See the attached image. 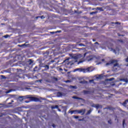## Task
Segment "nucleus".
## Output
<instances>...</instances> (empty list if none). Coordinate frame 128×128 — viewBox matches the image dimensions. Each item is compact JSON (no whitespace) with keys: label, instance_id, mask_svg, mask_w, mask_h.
Wrapping results in <instances>:
<instances>
[{"label":"nucleus","instance_id":"7","mask_svg":"<svg viewBox=\"0 0 128 128\" xmlns=\"http://www.w3.org/2000/svg\"><path fill=\"white\" fill-rule=\"evenodd\" d=\"M111 51L113 52H114L116 54H118L120 50L118 48H116V50L114 49H111Z\"/></svg>","mask_w":128,"mask_h":128},{"label":"nucleus","instance_id":"20","mask_svg":"<svg viewBox=\"0 0 128 128\" xmlns=\"http://www.w3.org/2000/svg\"><path fill=\"white\" fill-rule=\"evenodd\" d=\"M30 90V88H24V90Z\"/></svg>","mask_w":128,"mask_h":128},{"label":"nucleus","instance_id":"34","mask_svg":"<svg viewBox=\"0 0 128 128\" xmlns=\"http://www.w3.org/2000/svg\"><path fill=\"white\" fill-rule=\"evenodd\" d=\"M4 38H8V36H5Z\"/></svg>","mask_w":128,"mask_h":128},{"label":"nucleus","instance_id":"19","mask_svg":"<svg viewBox=\"0 0 128 128\" xmlns=\"http://www.w3.org/2000/svg\"><path fill=\"white\" fill-rule=\"evenodd\" d=\"M82 62H84V61H80L78 63V64H82Z\"/></svg>","mask_w":128,"mask_h":128},{"label":"nucleus","instance_id":"44","mask_svg":"<svg viewBox=\"0 0 128 128\" xmlns=\"http://www.w3.org/2000/svg\"><path fill=\"white\" fill-rule=\"evenodd\" d=\"M94 40V42L95 40Z\"/></svg>","mask_w":128,"mask_h":128},{"label":"nucleus","instance_id":"23","mask_svg":"<svg viewBox=\"0 0 128 128\" xmlns=\"http://www.w3.org/2000/svg\"><path fill=\"white\" fill-rule=\"evenodd\" d=\"M96 14L95 12H92L90 13V14Z\"/></svg>","mask_w":128,"mask_h":128},{"label":"nucleus","instance_id":"43","mask_svg":"<svg viewBox=\"0 0 128 128\" xmlns=\"http://www.w3.org/2000/svg\"><path fill=\"white\" fill-rule=\"evenodd\" d=\"M54 32H52V33L54 34Z\"/></svg>","mask_w":128,"mask_h":128},{"label":"nucleus","instance_id":"14","mask_svg":"<svg viewBox=\"0 0 128 128\" xmlns=\"http://www.w3.org/2000/svg\"><path fill=\"white\" fill-rule=\"evenodd\" d=\"M44 68H46V70H48V68H50V67L48 66V65H46L44 66Z\"/></svg>","mask_w":128,"mask_h":128},{"label":"nucleus","instance_id":"10","mask_svg":"<svg viewBox=\"0 0 128 128\" xmlns=\"http://www.w3.org/2000/svg\"><path fill=\"white\" fill-rule=\"evenodd\" d=\"M57 96H58V97H60V96H62V92H58V94H57Z\"/></svg>","mask_w":128,"mask_h":128},{"label":"nucleus","instance_id":"30","mask_svg":"<svg viewBox=\"0 0 128 128\" xmlns=\"http://www.w3.org/2000/svg\"><path fill=\"white\" fill-rule=\"evenodd\" d=\"M25 102H26V104H28V102H30V101H26Z\"/></svg>","mask_w":128,"mask_h":128},{"label":"nucleus","instance_id":"16","mask_svg":"<svg viewBox=\"0 0 128 128\" xmlns=\"http://www.w3.org/2000/svg\"><path fill=\"white\" fill-rule=\"evenodd\" d=\"M70 88H76V86H71Z\"/></svg>","mask_w":128,"mask_h":128},{"label":"nucleus","instance_id":"15","mask_svg":"<svg viewBox=\"0 0 128 128\" xmlns=\"http://www.w3.org/2000/svg\"><path fill=\"white\" fill-rule=\"evenodd\" d=\"M29 62H30L29 64H32L33 62L32 61V60H29Z\"/></svg>","mask_w":128,"mask_h":128},{"label":"nucleus","instance_id":"12","mask_svg":"<svg viewBox=\"0 0 128 128\" xmlns=\"http://www.w3.org/2000/svg\"><path fill=\"white\" fill-rule=\"evenodd\" d=\"M38 18H42V19L44 18V16H37V17H36V18L38 19Z\"/></svg>","mask_w":128,"mask_h":128},{"label":"nucleus","instance_id":"5","mask_svg":"<svg viewBox=\"0 0 128 128\" xmlns=\"http://www.w3.org/2000/svg\"><path fill=\"white\" fill-rule=\"evenodd\" d=\"M84 112H86V110L84 109L76 111V114H84Z\"/></svg>","mask_w":128,"mask_h":128},{"label":"nucleus","instance_id":"9","mask_svg":"<svg viewBox=\"0 0 128 128\" xmlns=\"http://www.w3.org/2000/svg\"><path fill=\"white\" fill-rule=\"evenodd\" d=\"M76 112H78V110H72L69 112L70 114H76Z\"/></svg>","mask_w":128,"mask_h":128},{"label":"nucleus","instance_id":"24","mask_svg":"<svg viewBox=\"0 0 128 128\" xmlns=\"http://www.w3.org/2000/svg\"><path fill=\"white\" fill-rule=\"evenodd\" d=\"M74 118H78V116H74Z\"/></svg>","mask_w":128,"mask_h":128},{"label":"nucleus","instance_id":"21","mask_svg":"<svg viewBox=\"0 0 128 128\" xmlns=\"http://www.w3.org/2000/svg\"><path fill=\"white\" fill-rule=\"evenodd\" d=\"M90 82H94V80H90Z\"/></svg>","mask_w":128,"mask_h":128},{"label":"nucleus","instance_id":"25","mask_svg":"<svg viewBox=\"0 0 128 128\" xmlns=\"http://www.w3.org/2000/svg\"><path fill=\"white\" fill-rule=\"evenodd\" d=\"M114 80V78H112L110 79L109 80Z\"/></svg>","mask_w":128,"mask_h":128},{"label":"nucleus","instance_id":"35","mask_svg":"<svg viewBox=\"0 0 128 128\" xmlns=\"http://www.w3.org/2000/svg\"><path fill=\"white\" fill-rule=\"evenodd\" d=\"M102 60V62H104V59H103Z\"/></svg>","mask_w":128,"mask_h":128},{"label":"nucleus","instance_id":"6","mask_svg":"<svg viewBox=\"0 0 128 128\" xmlns=\"http://www.w3.org/2000/svg\"><path fill=\"white\" fill-rule=\"evenodd\" d=\"M118 62L116 60H112L110 62L106 64V66H110V64H114Z\"/></svg>","mask_w":128,"mask_h":128},{"label":"nucleus","instance_id":"26","mask_svg":"<svg viewBox=\"0 0 128 128\" xmlns=\"http://www.w3.org/2000/svg\"><path fill=\"white\" fill-rule=\"evenodd\" d=\"M10 91H8L6 92V94H10Z\"/></svg>","mask_w":128,"mask_h":128},{"label":"nucleus","instance_id":"39","mask_svg":"<svg viewBox=\"0 0 128 128\" xmlns=\"http://www.w3.org/2000/svg\"><path fill=\"white\" fill-rule=\"evenodd\" d=\"M58 110H59V112H60V109H58Z\"/></svg>","mask_w":128,"mask_h":128},{"label":"nucleus","instance_id":"29","mask_svg":"<svg viewBox=\"0 0 128 128\" xmlns=\"http://www.w3.org/2000/svg\"><path fill=\"white\" fill-rule=\"evenodd\" d=\"M2 76V78H4V76Z\"/></svg>","mask_w":128,"mask_h":128},{"label":"nucleus","instance_id":"42","mask_svg":"<svg viewBox=\"0 0 128 128\" xmlns=\"http://www.w3.org/2000/svg\"><path fill=\"white\" fill-rule=\"evenodd\" d=\"M96 44H98V42H96Z\"/></svg>","mask_w":128,"mask_h":128},{"label":"nucleus","instance_id":"11","mask_svg":"<svg viewBox=\"0 0 128 128\" xmlns=\"http://www.w3.org/2000/svg\"><path fill=\"white\" fill-rule=\"evenodd\" d=\"M72 98H75L76 100H82V98H79L78 97H76V96H73Z\"/></svg>","mask_w":128,"mask_h":128},{"label":"nucleus","instance_id":"18","mask_svg":"<svg viewBox=\"0 0 128 128\" xmlns=\"http://www.w3.org/2000/svg\"><path fill=\"white\" fill-rule=\"evenodd\" d=\"M124 122H126V120H123V123H122L123 126H124Z\"/></svg>","mask_w":128,"mask_h":128},{"label":"nucleus","instance_id":"28","mask_svg":"<svg viewBox=\"0 0 128 128\" xmlns=\"http://www.w3.org/2000/svg\"><path fill=\"white\" fill-rule=\"evenodd\" d=\"M88 93V92L87 91H84V94H87Z\"/></svg>","mask_w":128,"mask_h":128},{"label":"nucleus","instance_id":"40","mask_svg":"<svg viewBox=\"0 0 128 128\" xmlns=\"http://www.w3.org/2000/svg\"><path fill=\"white\" fill-rule=\"evenodd\" d=\"M116 24H118V22H116Z\"/></svg>","mask_w":128,"mask_h":128},{"label":"nucleus","instance_id":"1","mask_svg":"<svg viewBox=\"0 0 128 128\" xmlns=\"http://www.w3.org/2000/svg\"><path fill=\"white\" fill-rule=\"evenodd\" d=\"M80 54H79L75 56H74L72 58H68L64 60V62H66L67 66L70 64V66H72L74 62H78V59L79 56H80Z\"/></svg>","mask_w":128,"mask_h":128},{"label":"nucleus","instance_id":"33","mask_svg":"<svg viewBox=\"0 0 128 128\" xmlns=\"http://www.w3.org/2000/svg\"><path fill=\"white\" fill-rule=\"evenodd\" d=\"M97 10H100V8H97Z\"/></svg>","mask_w":128,"mask_h":128},{"label":"nucleus","instance_id":"13","mask_svg":"<svg viewBox=\"0 0 128 128\" xmlns=\"http://www.w3.org/2000/svg\"><path fill=\"white\" fill-rule=\"evenodd\" d=\"M58 108V106H52V110H54V108Z\"/></svg>","mask_w":128,"mask_h":128},{"label":"nucleus","instance_id":"37","mask_svg":"<svg viewBox=\"0 0 128 128\" xmlns=\"http://www.w3.org/2000/svg\"><path fill=\"white\" fill-rule=\"evenodd\" d=\"M40 82H42V80H40Z\"/></svg>","mask_w":128,"mask_h":128},{"label":"nucleus","instance_id":"22","mask_svg":"<svg viewBox=\"0 0 128 128\" xmlns=\"http://www.w3.org/2000/svg\"><path fill=\"white\" fill-rule=\"evenodd\" d=\"M108 124H112V120H108Z\"/></svg>","mask_w":128,"mask_h":128},{"label":"nucleus","instance_id":"27","mask_svg":"<svg viewBox=\"0 0 128 128\" xmlns=\"http://www.w3.org/2000/svg\"><path fill=\"white\" fill-rule=\"evenodd\" d=\"M52 126H53V128H56V125L52 124Z\"/></svg>","mask_w":128,"mask_h":128},{"label":"nucleus","instance_id":"3","mask_svg":"<svg viewBox=\"0 0 128 128\" xmlns=\"http://www.w3.org/2000/svg\"><path fill=\"white\" fill-rule=\"evenodd\" d=\"M94 70L92 68V67H89L88 68H78L74 70V72H84V74L86 72H90Z\"/></svg>","mask_w":128,"mask_h":128},{"label":"nucleus","instance_id":"4","mask_svg":"<svg viewBox=\"0 0 128 128\" xmlns=\"http://www.w3.org/2000/svg\"><path fill=\"white\" fill-rule=\"evenodd\" d=\"M120 68V66L118 64L116 63L114 65L112 70H114V72H116V70H118Z\"/></svg>","mask_w":128,"mask_h":128},{"label":"nucleus","instance_id":"17","mask_svg":"<svg viewBox=\"0 0 128 128\" xmlns=\"http://www.w3.org/2000/svg\"><path fill=\"white\" fill-rule=\"evenodd\" d=\"M90 112H92V110H89L88 112V114H90Z\"/></svg>","mask_w":128,"mask_h":128},{"label":"nucleus","instance_id":"32","mask_svg":"<svg viewBox=\"0 0 128 128\" xmlns=\"http://www.w3.org/2000/svg\"><path fill=\"white\" fill-rule=\"evenodd\" d=\"M96 108H99L98 105H97V106H96Z\"/></svg>","mask_w":128,"mask_h":128},{"label":"nucleus","instance_id":"31","mask_svg":"<svg viewBox=\"0 0 128 128\" xmlns=\"http://www.w3.org/2000/svg\"><path fill=\"white\" fill-rule=\"evenodd\" d=\"M66 82H70V80H66Z\"/></svg>","mask_w":128,"mask_h":128},{"label":"nucleus","instance_id":"41","mask_svg":"<svg viewBox=\"0 0 128 128\" xmlns=\"http://www.w3.org/2000/svg\"><path fill=\"white\" fill-rule=\"evenodd\" d=\"M58 32H60V31H58Z\"/></svg>","mask_w":128,"mask_h":128},{"label":"nucleus","instance_id":"36","mask_svg":"<svg viewBox=\"0 0 128 128\" xmlns=\"http://www.w3.org/2000/svg\"><path fill=\"white\" fill-rule=\"evenodd\" d=\"M8 104H12V102H9Z\"/></svg>","mask_w":128,"mask_h":128},{"label":"nucleus","instance_id":"2","mask_svg":"<svg viewBox=\"0 0 128 128\" xmlns=\"http://www.w3.org/2000/svg\"><path fill=\"white\" fill-rule=\"evenodd\" d=\"M26 98H30V100L32 102H40V100H44L42 97H40L39 98H36V97H32L30 95H28L26 96H22L20 97V100L22 102V100H26Z\"/></svg>","mask_w":128,"mask_h":128},{"label":"nucleus","instance_id":"38","mask_svg":"<svg viewBox=\"0 0 128 128\" xmlns=\"http://www.w3.org/2000/svg\"><path fill=\"white\" fill-rule=\"evenodd\" d=\"M12 102H14V100H12Z\"/></svg>","mask_w":128,"mask_h":128},{"label":"nucleus","instance_id":"8","mask_svg":"<svg viewBox=\"0 0 128 128\" xmlns=\"http://www.w3.org/2000/svg\"><path fill=\"white\" fill-rule=\"evenodd\" d=\"M120 82H126V84H128V78H121L120 79Z\"/></svg>","mask_w":128,"mask_h":128},{"label":"nucleus","instance_id":"45","mask_svg":"<svg viewBox=\"0 0 128 128\" xmlns=\"http://www.w3.org/2000/svg\"><path fill=\"white\" fill-rule=\"evenodd\" d=\"M98 112H100V111H98Z\"/></svg>","mask_w":128,"mask_h":128}]
</instances>
